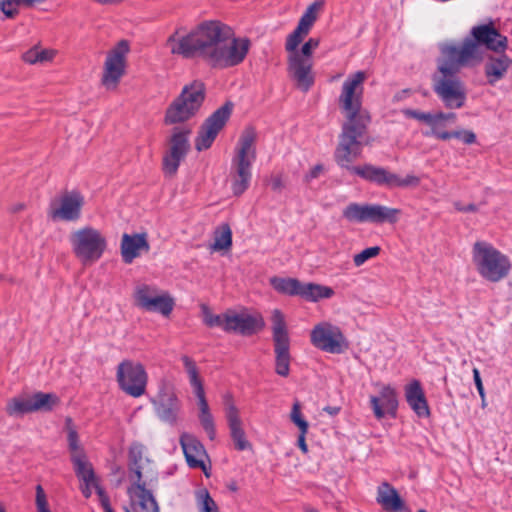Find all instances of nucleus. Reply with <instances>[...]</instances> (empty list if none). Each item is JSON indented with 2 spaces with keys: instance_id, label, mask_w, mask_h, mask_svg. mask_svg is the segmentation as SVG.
I'll use <instances>...</instances> for the list:
<instances>
[{
  "instance_id": "f257e3e1",
  "label": "nucleus",
  "mask_w": 512,
  "mask_h": 512,
  "mask_svg": "<svg viewBox=\"0 0 512 512\" xmlns=\"http://www.w3.org/2000/svg\"><path fill=\"white\" fill-rule=\"evenodd\" d=\"M508 45L492 23L472 27L460 45L445 44L441 47V57L437 59V69L432 75V88L445 108H462L467 99L464 82L459 73L464 67H473L484 60L483 48L499 52Z\"/></svg>"
},
{
  "instance_id": "f03ea898",
  "label": "nucleus",
  "mask_w": 512,
  "mask_h": 512,
  "mask_svg": "<svg viewBox=\"0 0 512 512\" xmlns=\"http://www.w3.org/2000/svg\"><path fill=\"white\" fill-rule=\"evenodd\" d=\"M172 54L186 59L199 58L212 68L224 69L241 64L250 48L245 37H235L233 29L218 20L200 23L187 35L167 39Z\"/></svg>"
},
{
  "instance_id": "7ed1b4c3",
  "label": "nucleus",
  "mask_w": 512,
  "mask_h": 512,
  "mask_svg": "<svg viewBox=\"0 0 512 512\" xmlns=\"http://www.w3.org/2000/svg\"><path fill=\"white\" fill-rule=\"evenodd\" d=\"M366 79L364 71H357L343 82L339 104L347 121L342 125L339 143L335 150V161L343 169L350 171L351 163L362 151L360 139L366 132L370 116L362 110L363 83Z\"/></svg>"
},
{
  "instance_id": "20e7f679",
  "label": "nucleus",
  "mask_w": 512,
  "mask_h": 512,
  "mask_svg": "<svg viewBox=\"0 0 512 512\" xmlns=\"http://www.w3.org/2000/svg\"><path fill=\"white\" fill-rule=\"evenodd\" d=\"M472 259L480 276L490 282L504 279L511 269L508 257L485 241L475 242Z\"/></svg>"
},
{
  "instance_id": "39448f33",
  "label": "nucleus",
  "mask_w": 512,
  "mask_h": 512,
  "mask_svg": "<svg viewBox=\"0 0 512 512\" xmlns=\"http://www.w3.org/2000/svg\"><path fill=\"white\" fill-rule=\"evenodd\" d=\"M205 92V85L201 81H194L185 85L180 95L168 106L165 113V123H183L194 117L205 100Z\"/></svg>"
},
{
  "instance_id": "423d86ee",
  "label": "nucleus",
  "mask_w": 512,
  "mask_h": 512,
  "mask_svg": "<svg viewBox=\"0 0 512 512\" xmlns=\"http://www.w3.org/2000/svg\"><path fill=\"white\" fill-rule=\"evenodd\" d=\"M70 243L76 258L84 265L97 262L107 247L105 236L91 226H85L72 232Z\"/></svg>"
},
{
  "instance_id": "0eeeda50",
  "label": "nucleus",
  "mask_w": 512,
  "mask_h": 512,
  "mask_svg": "<svg viewBox=\"0 0 512 512\" xmlns=\"http://www.w3.org/2000/svg\"><path fill=\"white\" fill-rule=\"evenodd\" d=\"M271 330L275 353V372L281 377L290 373V337L283 313L275 309L271 315Z\"/></svg>"
},
{
  "instance_id": "6e6552de",
  "label": "nucleus",
  "mask_w": 512,
  "mask_h": 512,
  "mask_svg": "<svg viewBox=\"0 0 512 512\" xmlns=\"http://www.w3.org/2000/svg\"><path fill=\"white\" fill-rule=\"evenodd\" d=\"M320 44L319 38H310L306 41L301 50L293 55H288V72L297 86L304 92L310 90L314 84V75L312 73L311 56L313 50Z\"/></svg>"
},
{
  "instance_id": "1a4fd4ad",
  "label": "nucleus",
  "mask_w": 512,
  "mask_h": 512,
  "mask_svg": "<svg viewBox=\"0 0 512 512\" xmlns=\"http://www.w3.org/2000/svg\"><path fill=\"white\" fill-rule=\"evenodd\" d=\"M192 133L191 128L187 126H177L172 129L169 138V149L163 156L162 169L166 176L173 177L185 159L189 150V137Z\"/></svg>"
},
{
  "instance_id": "9d476101",
  "label": "nucleus",
  "mask_w": 512,
  "mask_h": 512,
  "mask_svg": "<svg viewBox=\"0 0 512 512\" xmlns=\"http://www.w3.org/2000/svg\"><path fill=\"white\" fill-rule=\"evenodd\" d=\"M60 402L55 393L36 392L28 397H14L6 406L9 416H23L33 412H50Z\"/></svg>"
},
{
  "instance_id": "9b49d317",
  "label": "nucleus",
  "mask_w": 512,
  "mask_h": 512,
  "mask_svg": "<svg viewBox=\"0 0 512 512\" xmlns=\"http://www.w3.org/2000/svg\"><path fill=\"white\" fill-rule=\"evenodd\" d=\"M310 341L317 349L331 354H341L349 346L341 329L329 322H320L313 327Z\"/></svg>"
},
{
  "instance_id": "f8f14e48",
  "label": "nucleus",
  "mask_w": 512,
  "mask_h": 512,
  "mask_svg": "<svg viewBox=\"0 0 512 512\" xmlns=\"http://www.w3.org/2000/svg\"><path fill=\"white\" fill-rule=\"evenodd\" d=\"M148 375L141 363L130 360L122 361L117 367V381L122 391L132 397L145 393Z\"/></svg>"
},
{
  "instance_id": "ddd939ff",
  "label": "nucleus",
  "mask_w": 512,
  "mask_h": 512,
  "mask_svg": "<svg viewBox=\"0 0 512 512\" xmlns=\"http://www.w3.org/2000/svg\"><path fill=\"white\" fill-rule=\"evenodd\" d=\"M232 110L233 103L227 101L204 121L195 139V148L197 151H203L211 147L218 133L229 120Z\"/></svg>"
},
{
  "instance_id": "4468645a",
  "label": "nucleus",
  "mask_w": 512,
  "mask_h": 512,
  "mask_svg": "<svg viewBox=\"0 0 512 512\" xmlns=\"http://www.w3.org/2000/svg\"><path fill=\"white\" fill-rule=\"evenodd\" d=\"M130 48L126 40H121L114 49H112L104 64V72L102 76V84L107 89H115L122 76L125 74L126 55Z\"/></svg>"
},
{
  "instance_id": "2eb2a0df",
  "label": "nucleus",
  "mask_w": 512,
  "mask_h": 512,
  "mask_svg": "<svg viewBox=\"0 0 512 512\" xmlns=\"http://www.w3.org/2000/svg\"><path fill=\"white\" fill-rule=\"evenodd\" d=\"M84 198L78 191L63 194L50 202L49 217L54 221L75 222L81 217Z\"/></svg>"
},
{
  "instance_id": "dca6fc26",
  "label": "nucleus",
  "mask_w": 512,
  "mask_h": 512,
  "mask_svg": "<svg viewBox=\"0 0 512 512\" xmlns=\"http://www.w3.org/2000/svg\"><path fill=\"white\" fill-rule=\"evenodd\" d=\"M151 402L157 417L162 422L171 426L177 423L181 402L171 388L161 385L157 396Z\"/></svg>"
},
{
  "instance_id": "f3484780",
  "label": "nucleus",
  "mask_w": 512,
  "mask_h": 512,
  "mask_svg": "<svg viewBox=\"0 0 512 512\" xmlns=\"http://www.w3.org/2000/svg\"><path fill=\"white\" fill-rule=\"evenodd\" d=\"M130 507H124L125 512H160L159 505L146 481L133 482L127 488Z\"/></svg>"
},
{
  "instance_id": "a211bd4d",
  "label": "nucleus",
  "mask_w": 512,
  "mask_h": 512,
  "mask_svg": "<svg viewBox=\"0 0 512 512\" xmlns=\"http://www.w3.org/2000/svg\"><path fill=\"white\" fill-rule=\"evenodd\" d=\"M263 327L262 320L249 314L225 313L224 331L249 336Z\"/></svg>"
},
{
  "instance_id": "6ab92c4d",
  "label": "nucleus",
  "mask_w": 512,
  "mask_h": 512,
  "mask_svg": "<svg viewBox=\"0 0 512 512\" xmlns=\"http://www.w3.org/2000/svg\"><path fill=\"white\" fill-rule=\"evenodd\" d=\"M370 405L377 419H382L387 414L395 417L398 408L396 391L389 385L383 386L379 396L370 397Z\"/></svg>"
},
{
  "instance_id": "aec40b11",
  "label": "nucleus",
  "mask_w": 512,
  "mask_h": 512,
  "mask_svg": "<svg viewBox=\"0 0 512 512\" xmlns=\"http://www.w3.org/2000/svg\"><path fill=\"white\" fill-rule=\"evenodd\" d=\"M149 250L150 244L146 233H135L132 235L124 233L122 235L121 256L124 263L131 264L142 252H148Z\"/></svg>"
},
{
  "instance_id": "412c9836",
  "label": "nucleus",
  "mask_w": 512,
  "mask_h": 512,
  "mask_svg": "<svg viewBox=\"0 0 512 512\" xmlns=\"http://www.w3.org/2000/svg\"><path fill=\"white\" fill-rule=\"evenodd\" d=\"M506 49L507 47L502 51L496 52V55L484 56V59H486L484 74L490 85H495L503 79L512 64V59L504 53ZM493 52L495 53V51Z\"/></svg>"
},
{
  "instance_id": "4be33fe9",
  "label": "nucleus",
  "mask_w": 512,
  "mask_h": 512,
  "mask_svg": "<svg viewBox=\"0 0 512 512\" xmlns=\"http://www.w3.org/2000/svg\"><path fill=\"white\" fill-rule=\"evenodd\" d=\"M180 445L190 468L205 470L204 457H207L204 445L193 435L183 433L180 436Z\"/></svg>"
},
{
  "instance_id": "5701e85b",
  "label": "nucleus",
  "mask_w": 512,
  "mask_h": 512,
  "mask_svg": "<svg viewBox=\"0 0 512 512\" xmlns=\"http://www.w3.org/2000/svg\"><path fill=\"white\" fill-rule=\"evenodd\" d=\"M225 415L230 430V436L234 442L235 448L238 451L249 449L251 444L246 439L245 432L242 428V421L239 417V411L231 401L226 402Z\"/></svg>"
},
{
  "instance_id": "b1692460",
  "label": "nucleus",
  "mask_w": 512,
  "mask_h": 512,
  "mask_svg": "<svg viewBox=\"0 0 512 512\" xmlns=\"http://www.w3.org/2000/svg\"><path fill=\"white\" fill-rule=\"evenodd\" d=\"M405 398L418 417L426 418L430 416L429 405L419 380H412L405 386Z\"/></svg>"
},
{
  "instance_id": "393cba45",
  "label": "nucleus",
  "mask_w": 512,
  "mask_h": 512,
  "mask_svg": "<svg viewBox=\"0 0 512 512\" xmlns=\"http://www.w3.org/2000/svg\"><path fill=\"white\" fill-rule=\"evenodd\" d=\"M349 172L377 186L390 188L392 172L384 167L364 164L350 168Z\"/></svg>"
},
{
  "instance_id": "a878e982",
  "label": "nucleus",
  "mask_w": 512,
  "mask_h": 512,
  "mask_svg": "<svg viewBox=\"0 0 512 512\" xmlns=\"http://www.w3.org/2000/svg\"><path fill=\"white\" fill-rule=\"evenodd\" d=\"M184 368L189 376L190 385L193 387L194 394L198 399L199 414L209 413V405L205 397V391L195 361L187 355L181 357Z\"/></svg>"
},
{
  "instance_id": "bb28decb",
  "label": "nucleus",
  "mask_w": 512,
  "mask_h": 512,
  "mask_svg": "<svg viewBox=\"0 0 512 512\" xmlns=\"http://www.w3.org/2000/svg\"><path fill=\"white\" fill-rule=\"evenodd\" d=\"M232 165L235 167V176L232 182V191L236 196L242 195L249 187L252 178V160L234 157Z\"/></svg>"
},
{
  "instance_id": "cd10ccee",
  "label": "nucleus",
  "mask_w": 512,
  "mask_h": 512,
  "mask_svg": "<svg viewBox=\"0 0 512 512\" xmlns=\"http://www.w3.org/2000/svg\"><path fill=\"white\" fill-rule=\"evenodd\" d=\"M401 211L381 204L365 203V223L395 224Z\"/></svg>"
},
{
  "instance_id": "c85d7f7f",
  "label": "nucleus",
  "mask_w": 512,
  "mask_h": 512,
  "mask_svg": "<svg viewBox=\"0 0 512 512\" xmlns=\"http://www.w3.org/2000/svg\"><path fill=\"white\" fill-rule=\"evenodd\" d=\"M376 500L386 511L389 512H398L404 507V502L399 496L397 490L387 482L382 483L378 487Z\"/></svg>"
},
{
  "instance_id": "c756f323",
  "label": "nucleus",
  "mask_w": 512,
  "mask_h": 512,
  "mask_svg": "<svg viewBox=\"0 0 512 512\" xmlns=\"http://www.w3.org/2000/svg\"><path fill=\"white\" fill-rule=\"evenodd\" d=\"M145 447L143 444L134 442L131 444L128 452L130 479L133 482L142 480V460Z\"/></svg>"
},
{
  "instance_id": "7c9ffc66",
  "label": "nucleus",
  "mask_w": 512,
  "mask_h": 512,
  "mask_svg": "<svg viewBox=\"0 0 512 512\" xmlns=\"http://www.w3.org/2000/svg\"><path fill=\"white\" fill-rule=\"evenodd\" d=\"M334 291L327 286H322L315 283H301L298 289V295L307 301L316 302L320 299L330 298Z\"/></svg>"
},
{
  "instance_id": "2f4dec72",
  "label": "nucleus",
  "mask_w": 512,
  "mask_h": 512,
  "mask_svg": "<svg viewBox=\"0 0 512 512\" xmlns=\"http://www.w3.org/2000/svg\"><path fill=\"white\" fill-rule=\"evenodd\" d=\"M70 459L76 476L86 485L94 484L96 476L91 464L87 460L86 454L75 455Z\"/></svg>"
},
{
  "instance_id": "473e14b6",
  "label": "nucleus",
  "mask_w": 512,
  "mask_h": 512,
  "mask_svg": "<svg viewBox=\"0 0 512 512\" xmlns=\"http://www.w3.org/2000/svg\"><path fill=\"white\" fill-rule=\"evenodd\" d=\"M145 307L142 310L148 312H159L168 316L174 307V301L169 295H155L151 299H144Z\"/></svg>"
},
{
  "instance_id": "72a5a7b5",
  "label": "nucleus",
  "mask_w": 512,
  "mask_h": 512,
  "mask_svg": "<svg viewBox=\"0 0 512 512\" xmlns=\"http://www.w3.org/2000/svg\"><path fill=\"white\" fill-rule=\"evenodd\" d=\"M401 112H402L403 116L406 118L415 119V120H418V121L428 125L430 127V130L425 131L423 133V135L426 137H433L436 139V134L434 133V131H436L437 133H439V132L436 130L435 113L423 112V111L415 110V109H411V108L402 109Z\"/></svg>"
},
{
  "instance_id": "f704fd0d",
  "label": "nucleus",
  "mask_w": 512,
  "mask_h": 512,
  "mask_svg": "<svg viewBox=\"0 0 512 512\" xmlns=\"http://www.w3.org/2000/svg\"><path fill=\"white\" fill-rule=\"evenodd\" d=\"M232 246V231L228 224L220 225L214 233V243L212 249L214 251H221L230 249Z\"/></svg>"
},
{
  "instance_id": "c9c22d12",
  "label": "nucleus",
  "mask_w": 512,
  "mask_h": 512,
  "mask_svg": "<svg viewBox=\"0 0 512 512\" xmlns=\"http://www.w3.org/2000/svg\"><path fill=\"white\" fill-rule=\"evenodd\" d=\"M273 288L282 294L297 296L300 288V281L295 278L273 277L271 279Z\"/></svg>"
},
{
  "instance_id": "e433bc0d",
  "label": "nucleus",
  "mask_w": 512,
  "mask_h": 512,
  "mask_svg": "<svg viewBox=\"0 0 512 512\" xmlns=\"http://www.w3.org/2000/svg\"><path fill=\"white\" fill-rule=\"evenodd\" d=\"M256 136L257 133L254 127H246L240 136L239 149L235 157L249 159L248 154L252 150Z\"/></svg>"
},
{
  "instance_id": "4c0bfd02",
  "label": "nucleus",
  "mask_w": 512,
  "mask_h": 512,
  "mask_svg": "<svg viewBox=\"0 0 512 512\" xmlns=\"http://www.w3.org/2000/svg\"><path fill=\"white\" fill-rule=\"evenodd\" d=\"M342 217L349 223H365V203H349L342 210Z\"/></svg>"
},
{
  "instance_id": "58836bf2",
  "label": "nucleus",
  "mask_w": 512,
  "mask_h": 512,
  "mask_svg": "<svg viewBox=\"0 0 512 512\" xmlns=\"http://www.w3.org/2000/svg\"><path fill=\"white\" fill-rule=\"evenodd\" d=\"M65 427L67 430V442H68V449L70 452V458L75 455L86 454L84 449L80 445L79 435L73 426V422H72L71 418L66 419Z\"/></svg>"
},
{
  "instance_id": "ea45409f",
  "label": "nucleus",
  "mask_w": 512,
  "mask_h": 512,
  "mask_svg": "<svg viewBox=\"0 0 512 512\" xmlns=\"http://www.w3.org/2000/svg\"><path fill=\"white\" fill-rule=\"evenodd\" d=\"M434 133L436 134V139L442 140V141H447L452 138H456V139L461 140L464 144H467V145L476 143V134L471 130H457V131H450L449 133H441V134L434 131Z\"/></svg>"
},
{
  "instance_id": "a19ab883",
  "label": "nucleus",
  "mask_w": 512,
  "mask_h": 512,
  "mask_svg": "<svg viewBox=\"0 0 512 512\" xmlns=\"http://www.w3.org/2000/svg\"><path fill=\"white\" fill-rule=\"evenodd\" d=\"M201 310L203 315V322L206 326L210 328L221 327L224 330L225 314H213L206 305H202Z\"/></svg>"
},
{
  "instance_id": "79ce46f5",
  "label": "nucleus",
  "mask_w": 512,
  "mask_h": 512,
  "mask_svg": "<svg viewBox=\"0 0 512 512\" xmlns=\"http://www.w3.org/2000/svg\"><path fill=\"white\" fill-rule=\"evenodd\" d=\"M155 292H156V289L152 286H149L146 284L138 286L134 293V299H135L136 305L139 308L143 309L145 307L144 299L153 298L156 295Z\"/></svg>"
},
{
  "instance_id": "37998d69",
  "label": "nucleus",
  "mask_w": 512,
  "mask_h": 512,
  "mask_svg": "<svg viewBox=\"0 0 512 512\" xmlns=\"http://www.w3.org/2000/svg\"><path fill=\"white\" fill-rule=\"evenodd\" d=\"M197 499L200 506V512H217L218 508L215 501L206 489H202L197 493Z\"/></svg>"
},
{
  "instance_id": "c03bdc74",
  "label": "nucleus",
  "mask_w": 512,
  "mask_h": 512,
  "mask_svg": "<svg viewBox=\"0 0 512 512\" xmlns=\"http://www.w3.org/2000/svg\"><path fill=\"white\" fill-rule=\"evenodd\" d=\"M290 418H291V421L299 428V430L301 432H304V433L308 432L309 424L302 416L301 404L299 403V401L294 402V404L292 406Z\"/></svg>"
},
{
  "instance_id": "a18cd8bd",
  "label": "nucleus",
  "mask_w": 512,
  "mask_h": 512,
  "mask_svg": "<svg viewBox=\"0 0 512 512\" xmlns=\"http://www.w3.org/2000/svg\"><path fill=\"white\" fill-rule=\"evenodd\" d=\"M420 183L419 177L415 175H407L404 178H401L399 175L392 173L391 175V181H390V188H404L409 186H417Z\"/></svg>"
},
{
  "instance_id": "49530a36",
  "label": "nucleus",
  "mask_w": 512,
  "mask_h": 512,
  "mask_svg": "<svg viewBox=\"0 0 512 512\" xmlns=\"http://www.w3.org/2000/svg\"><path fill=\"white\" fill-rule=\"evenodd\" d=\"M305 35L299 32L298 30H294L290 33L285 42V50L289 53V55H293L298 52V46L303 41Z\"/></svg>"
},
{
  "instance_id": "de8ad7c7",
  "label": "nucleus",
  "mask_w": 512,
  "mask_h": 512,
  "mask_svg": "<svg viewBox=\"0 0 512 512\" xmlns=\"http://www.w3.org/2000/svg\"><path fill=\"white\" fill-rule=\"evenodd\" d=\"M22 0H0V11L7 18H14L19 13Z\"/></svg>"
},
{
  "instance_id": "09e8293b",
  "label": "nucleus",
  "mask_w": 512,
  "mask_h": 512,
  "mask_svg": "<svg viewBox=\"0 0 512 512\" xmlns=\"http://www.w3.org/2000/svg\"><path fill=\"white\" fill-rule=\"evenodd\" d=\"M380 251H381V248L379 246H373V247L364 249L363 251H361L358 254H355L353 257L355 266H357V267L362 266L369 259L378 256Z\"/></svg>"
},
{
  "instance_id": "8fccbe9b",
  "label": "nucleus",
  "mask_w": 512,
  "mask_h": 512,
  "mask_svg": "<svg viewBox=\"0 0 512 512\" xmlns=\"http://www.w3.org/2000/svg\"><path fill=\"white\" fill-rule=\"evenodd\" d=\"M198 417H199L200 424H201L202 428L204 429V431L207 433L209 439L214 440L215 436H216V429H215L214 419H213L211 412L205 413V414H199Z\"/></svg>"
},
{
  "instance_id": "3c124183",
  "label": "nucleus",
  "mask_w": 512,
  "mask_h": 512,
  "mask_svg": "<svg viewBox=\"0 0 512 512\" xmlns=\"http://www.w3.org/2000/svg\"><path fill=\"white\" fill-rule=\"evenodd\" d=\"M323 6L322 1H315L312 4H310L303 15L300 17L301 20H304L306 23H309L310 25H314L315 21L317 20V14L318 11Z\"/></svg>"
},
{
  "instance_id": "603ef678",
  "label": "nucleus",
  "mask_w": 512,
  "mask_h": 512,
  "mask_svg": "<svg viewBox=\"0 0 512 512\" xmlns=\"http://www.w3.org/2000/svg\"><path fill=\"white\" fill-rule=\"evenodd\" d=\"M36 507L37 512H50L46 499V494L41 485L36 486Z\"/></svg>"
},
{
  "instance_id": "864d4df0",
  "label": "nucleus",
  "mask_w": 512,
  "mask_h": 512,
  "mask_svg": "<svg viewBox=\"0 0 512 512\" xmlns=\"http://www.w3.org/2000/svg\"><path fill=\"white\" fill-rule=\"evenodd\" d=\"M435 117H436V130L440 134L441 133H449L450 131L439 130V125H443L444 123H446L448 121L455 122L456 114L453 113V112H442V111H439V112L435 113Z\"/></svg>"
},
{
  "instance_id": "5fc2aeb1",
  "label": "nucleus",
  "mask_w": 512,
  "mask_h": 512,
  "mask_svg": "<svg viewBox=\"0 0 512 512\" xmlns=\"http://www.w3.org/2000/svg\"><path fill=\"white\" fill-rule=\"evenodd\" d=\"M473 380H474L475 386L477 388V391L479 393V396L481 397L482 400H484L485 399V390L483 387L480 372L477 368H473Z\"/></svg>"
},
{
  "instance_id": "6e6d98bb",
  "label": "nucleus",
  "mask_w": 512,
  "mask_h": 512,
  "mask_svg": "<svg viewBox=\"0 0 512 512\" xmlns=\"http://www.w3.org/2000/svg\"><path fill=\"white\" fill-rule=\"evenodd\" d=\"M23 60L29 64L39 63L38 47H33L23 54Z\"/></svg>"
},
{
  "instance_id": "4d7b16f0",
  "label": "nucleus",
  "mask_w": 512,
  "mask_h": 512,
  "mask_svg": "<svg viewBox=\"0 0 512 512\" xmlns=\"http://www.w3.org/2000/svg\"><path fill=\"white\" fill-rule=\"evenodd\" d=\"M269 185L274 192H280L284 188L282 177L279 175L272 176Z\"/></svg>"
},
{
  "instance_id": "13d9d810",
  "label": "nucleus",
  "mask_w": 512,
  "mask_h": 512,
  "mask_svg": "<svg viewBox=\"0 0 512 512\" xmlns=\"http://www.w3.org/2000/svg\"><path fill=\"white\" fill-rule=\"evenodd\" d=\"M92 485L94 486L96 493L99 496L101 507L104 506V503H110V499L105 490L96 481Z\"/></svg>"
},
{
  "instance_id": "bf43d9fd",
  "label": "nucleus",
  "mask_w": 512,
  "mask_h": 512,
  "mask_svg": "<svg viewBox=\"0 0 512 512\" xmlns=\"http://www.w3.org/2000/svg\"><path fill=\"white\" fill-rule=\"evenodd\" d=\"M323 171V166L321 164L315 165L313 168L310 169V171L306 174L305 179L306 181H311L313 179L318 178L320 173Z\"/></svg>"
},
{
  "instance_id": "052dcab7",
  "label": "nucleus",
  "mask_w": 512,
  "mask_h": 512,
  "mask_svg": "<svg viewBox=\"0 0 512 512\" xmlns=\"http://www.w3.org/2000/svg\"><path fill=\"white\" fill-rule=\"evenodd\" d=\"M454 207L457 211L460 212H476L478 210L475 204L463 205L460 202H455Z\"/></svg>"
},
{
  "instance_id": "680f3d73",
  "label": "nucleus",
  "mask_w": 512,
  "mask_h": 512,
  "mask_svg": "<svg viewBox=\"0 0 512 512\" xmlns=\"http://www.w3.org/2000/svg\"><path fill=\"white\" fill-rule=\"evenodd\" d=\"M38 55H39V63H43V62L49 61L53 58L54 51L47 50V49H44V50L38 49Z\"/></svg>"
},
{
  "instance_id": "e2e57ef3",
  "label": "nucleus",
  "mask_w": 512,
  "mask_h": 512,
  "mask_svg": "<svg viewBox=\"0 0 512 512\" xmlns=\"http://www.w3.org/2000/svg\"><path fill=\"white\" fill-rule=\"evenodd\" d=\"M313 26L309 23H306L304 20L299 19V22L297 24V27L295 28L305 36H307Z\"/></svg>"
},
{
  "instance_id": "0e129e2a",
  "label": "nucleus",
  "mask_w": 512,
  "mask_h": 512,
  "mask_svg": "<svg viewBox=\"0 0 512 512\" xmlns=\"http://www.w3.org/2000/svg\"><path fill=\"white\" fill-rule=\"evenodd\" d=\"M307 433H304V432H301L300 431V434L298 436V447L301 449V451L303 453H307L308 452V446L306 444V441H305V436H306Z\"/></svg>"
},
{
  "instance_id": "69168bd1",
  "label": "nucleus",
  "mask_w": 512,
  "mask_h": 512,
  "mask_svg": "<svg viewBox=\"0 0 512 512\" xmlns=\"http://www.w3.org/2000/svg\"><path fill=\"white\" fill-rule=\"evenodd\" d=\"M46 0H22V6L32 8L36 5L44 3Z\"/></svg>"
},
{
  "instance_id": "338daca9",
  "label": "nucleus",
  "mask_w": 512,
  "mask_h": 512,
  "mask_svg": "<svg viewBox=\"0 0 512 512\" xmlns=\"http://www.w3.org/2000/svg\"><path fill=\"white\" fill-rule=\"evenodd\" d=\"M324 411L328 412L330 415L334 416V415H337L340 411V408L338 407H331V406H327L324 408Z\"/></svg>"
},
{
  "instance_id": "774afa93",
  "label": "nucleus",
  "mask_w": 512,
  "mask_h": 512,
  "mask_svg": "<svg viewBox=\"0 0 512 512\" xmlns=\"http://www.w3.org/2000/svg\"><path fill=\"white\" fill-rule=\"evenodd\" d=\"M90 486L91 485H86L85 484V487L81 488L82 494H83V496L85 498H90L91 497L92 492H91Z\"/></svg>"
}]
</instances>
